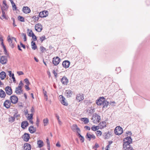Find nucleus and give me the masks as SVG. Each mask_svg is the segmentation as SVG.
Masks as SVG:
<instances>
[{
    "label": "nucleus",
    "mask_w": 150,
    "mask_h": 150,
    "mask_svg": "<svg viewBox=\"0 0 150 150\" xmlns=\"http://www.w3.org/2000/svg\"><path fill=\"white\" fill-rule=\"evenodd\" d=\"M39 120L38 118V117H37V120L36 121V125L38 126V127L39 126Z\"/></svg>",
    "instance_id": "54"
},
{
    "label": "nucleus",
    "mask_w": 150,
    "mask_h": 150,
    "mask_svg": "<svg viewBox=\"0 0 150 150\" xmlns=\"http://www.w3.org/2000/svg\"><path fill=\"white\" fill-rule=\"evenodd\" d=\"M70 64V62L68 60L64 61L62 63L63 67L66 69L69 67Z\"/></svg>",
    "instance_id": "15"
},
{
    "label": "nucleus",
    "mask_w": 150,
    "mask_h": 150,
    "mask_svg": "<svg viewBox=\"0 0 150 150\" xmlns=\"http://www.w3.org/2000/svg\"><path fill=\"white\" fill-rule=\"evenodd\" d=\"M10 99L11 102L13 104L16 103L18 101V98L15 95H13L10 96Z\"/></svg>",
    "instance_id": "9"
},
{
    "label": "nucleus",
    "mask_w": 150,
    "mask_h": 150,
    "mask_svg": "<svg viewBox=\"0 0 150 150\" xmlns=\"http://www.w3.org/2000/svg\"><path fill=\"white\" fill-rule=\"evenodd\" d=\"M31 146L30 144L26 143L24 144V149L25 150H31Z\"/></svg>",
    "instance_id": "22"
},
{
    "label": "nucleus",
    "mask_w": 150,
    "mask_h": 150,
    "mask_svg": "<svg viewBox=\"0 0 150 150\" xmlns=\"http://www.w3.org/2000/svg\"><path fill=\"white\" fill-rule=\"evenodd\" d=\"M49 120L47 118L43 120V122L44 123V126H45L47 125L48 123Z\"/></svg>",
    "instance_id": "39"
},
{
    "label": "nucleus",
    "mask_w": 150,
    "mask_h": 150,
    "mask_svg": "<svg viewBox=\"0 0 150 150\" xmlns=\"http://www.w3.org/2000/svg\"><path fill=\"white\" fill-rule=\"evenodd\" d=\"M11 102L9 100H6L4 103V106L7 108H9L11 105Z\"/></svg>",
    "instance_id": "19"
},
{
    "label": "nucleus",
    "mask_w": 150,
    "mask_h": 150,
    "mask_svg": "<svg viewBox=\"0 0 150 150\" xmlns=\"http://www.w3.org/2000/svg\"><path fill=\"white\" fill-rule=\"evenodd\" d=\"M5 91L7 94L8 95H10L12 93V89L10 86H6L5 88Z\"/></svg>",
    "instance_id": "14"
},
{
    "label": "nucleus",
    "mask_w": 150,
    "mask_h": 150,
    "mask_svg": "<svg viewBox=\"0 0 150 150\" xmlns=\"http://www.w3.org/2000/svg\"><path fill=\"white\" fill-rule=\"evenodd\" d=\"M17 74L18 75H23L24 74L23 72L22 71H17Z\"/></svg>",
    "instance_id": "51"
},
{
    "label": "nucleus",
    "mask_w": 150,
    "mask_h": 150,
    "mask_svg": "<svg viewBox=\"0 0 150 150\" xmlns=\"http://www.w3.org/2000/svg\"><path fill=\"white\" fill-rule=\"evenodd\" d=\"M24 81L26 85H30V83L28 79H25L24 80Z\"/></svg>",
    "instance_id": "48"
},
{
    "label": "nucleus",
    "mask_w": 150,
    "mask_h": 150,
    "mask_svg": "<svg viewBox=\"0 0 150 150\" xmlns=\"http://www.w3.org/2000/svg\"><path fill=\"white\" fill-rule=\"evenodd\" d=\"M76 98L77 100L79 102L84 99V97L83 94H77Z\"/></svg>",
    "instance_id": "18"
},
{
    "label": "nucleus",
    "mask_w": 150,
    "mask_h": 150,
    "mask_svg": "<svg viewBox=\"0 0 150 150\" xmlns=\"http://www.w3.org/2000/svg\"><path fill=\"white\" fill-rule=\"evenodd\" d=\"M61 96L60 98V101L61 103L63 105L67 106L68 105V103L66 100V99L62 96Z\"/></svg>",
    "instance_id": "13"
},
{
    "label": "nucleus",
    "mask_w": 150,
    "mask_h": 150,
    "mask_svg": "<svg viewBox=\"0 0 150 150\" xmlns=\"http://www.w3.org/2000/svg\"><path fill=\"white\" fill-rule=\"evenodd\" d=\"M61 61V59L58 57H54L52 59V63L54 65L57 66L60 63Z\"/></svg>",
    "instance_id": "8"
},
{
    "label": "nucleus",
    "mask_w": 150,
    "mask_h": 150,
    "mask_svg": "<svg viewBox=\"0 0 150 150\" xmlns=\"http://www.w3.org/2000/svg\"><path fill=\"white\" fill-rule=\"evenodd\" d=\"M8 75L9 77H11L12 75V72L11 71H8Z\"/></svg>",
    "instance_id": "57"
},
{
    "label": "nucleus",
    "mask_w": 150,
    "mask_h": 150,
    "mask_svg": "<svg viewBox=\"0 0 150 150\" xmlns=\"http://www.w3.org/2000/svg\"><path fill=\"white\" fill-rule=\"evenodd\" d=\"M11 77L12 79H13V82H15L16 81V79L14 77V74H12Z\"/></svg>",
    "instance_id": "50"
},
{
    "label": "nucleus",
    "mask_w": 150,
    "mask_h": 150,
    "mask_svg": "<svg viewBox=\"0 0 150 150\" xmlns=\"http://www.w3.org/2000/svg\"><path fill=\"white\" fill-rule=\"evenodd\" d=\"M23 84L22 81H21L18 87L16 88L15 92L17 95H21L23 93V90L22 89Z\"/></svg>",
    "instance_id": "4"
},
{
    "label": "nucleus",
    "mask_w": 150,
    "mask_h": 150,
    "mask_svg": "<svg viewBox=\"0 0 150 150\" xmlns=\"http://www.w3.org/2000/svg\"><path fill=\"white\" fill-rule=\"evenodd\" d=\"M110 147L109 146V145H108V146L105 148V150H109Z\"/></svg>",
    "instance_id": "58"
},
{
    "label": "nucleus",
    "mask_w": 150,
    "mask_h": 150,
    "mask_svg": "<svg viewBox=\"0 0 150 150\" xmlns=\"http://www.w3.org/2000/svg\"><path fill=\"white\" fill-rule=\"evenodd\" d=\"M56 146L58 147H60L61 146V145L59 142H58L56 144Z\"/></svg>",
    "instance_id": "63"
},
{
    "label": "nucleus",
    "mask_w": 150,
    "mask_h": 150,
    "mask_svg": "<svg viewBox=\"0 0 150 150\" xmlns=\"http://www.w3.org/2000/svg\"><path fill=\"white\" fill-rule=\"evenodd\" d=\"M43 93H44V96H47V95H46V93H47L46 91H45L44 89L43 90Z\"/></svg>",
    "instance_id": "60"
},
{
    "label": "nucleus",
    "mask_w": 150,
    "mask_h": 150,
    "mask_svg": "<svg viewBox=\"0 0 150 150\" xmlns=\"http://www.w3.org/2000/svg\"><path fill=\"white\" fill-rule=\"evenodd\" d=\"M78 136L80 138V140L81 142H83L84 141V137L82 136L79 133L78 134Z\"/></svg>",
    "instance_id": "38"
},
{
    "label": "nucleus",
    "mask_w": 150,
    "mask_h": 150,
    "mask_svg": "<svg viewBox=\"0 0 150 150\" xmlns=\"http://www.w3.org/2000/svg\"><path fill=\"white\" fill-rule=\"evenodd\" d=\"M23 140L25 142H28L30 138V135L29 134L25 133L22 137Z\"/></svg>",
    "instance_id": "16"
},
{
    "label": "nucleus",
    "mask_w": 150,
    "mask_h": 150,
    "mask_svg": "<svg viewBox=\"0 0 150 150\" xmlns=\"http://www.w3.org/2000/svg\"><path fill=\"white\" fill-rule=\"evenodd\" d=\"M71 128L73 131L76 132L78 133V134L80 132V129L76 124L73 125L72 126Z\"/></svg>",
    "instance_id": "10"
},
{
    "label": "nucleus",
    "mask_w": 150,
    "mask_h": 150,
    "mask_svg": "<svg viewBox=\"0 0 150 150\" xmlns=\"http://www.w3.org/2000/svg\"><path fill=\"white\" fill-rule=\"evenodd\" d=\"M27 118L28 120H29L30 119H33V115L32 114H28V116L27 117Z\"/></svg>",
    "instance_id": "44"
},
{
    "label": "nucleus",
    "mask_w": 150,
    "mask_h": 150,
    "mask_svg": "<svg viewBox=\"0 0 150 150\" xmlns=\"http://www.w3.org/2000/svg\"><path fill=\"white\" fill-rule=\"evenodd\" d=\"M86 137L89 141H90L91 139H95L96 138L95 135L90 132H88L86 134Z\"/></svg>",
    "instance_id": "7"
},
{
    "label": "nucleus",
    "mask_w": 150,
    "mask_h": 150,
    "mask_svg": "<svg viewBox=\"0 0 150 150\" xmlns=\"http://www.w3.org/2000/svg\"><path fill=\"white\" fill-rule=\"evenodd\" d=\"M3 6L4 7L3 9L5 10L8 8V6L7 5L6 1L5 0L3 1Z\"/></svg>",
    "instance_id": "36"
},
{
    "label": "nucleus",
    "mask_w": 150,
    "mask_h": 150,
    "mask_svg": "<svg viewBox=\"0 0 150 150\" xmlns=\"http://www.w3.org/2000/svg\"><path fill=\"white\" fill-rule=\"evenodd\" d=\"M6 94L5 92L2 89H0V97L1 98L5 97Z\"/></svg>",
    "instance_id": "29"
},
{
    "label": "nucleus",
    "mask_w": 150,
    "mask_h": 150,
    "mask_svg": "<svg viewBox=\"0 0 150 150\" xmlns=\"http://www.w3.org/2000/svg\"><path fill=\"white\" fill-rule=\"evenodd\" d=\"M18 19L19 21L21 22H24L25 21L24 18L21 16H19L18 17Z\"/></svg>",
    "instance_id": "43"
},
{
    "label": "nucleus",
    "mask_w": 150,
    "mask_h": 150,
    "mask_svg": "<svg viewBox=\"0 0 150 150\" xmlns=\"http://www.w3.org/2000/svg\"><path fill=\"white\" fill-rule=\"evenodd\" d=\"M38 146L39 148H41L43 146V142L42 140H38L37 142Z\"/></svg>",
    "instance_id": "33"
},
{
    "label": "nucleus",
    "mask_w": 150,
    "mask_h": 150,
    "mask_svg": "<svg viewBox=\"0 0 150 150\" xmlns=\"http://www.w3.org/2000/svg\"><path fill=\"white\" fill-rule=\"evenodd\" d=\"M29 85H26L25 86V88L27 91H28L30 90V88L29 87Z\"/></svg>",
    "instance_id": "52"
},
{
    "label": "nucleus",
    "mask_w": 150,
    "mask_h": 150,
    "mask_svg": "<svg viewBox=\"0 0 150 150\" xmlns=\"http://www.w3.org/2000/svg\"><path fill=\"white\" fill-rule=\"evenodd\" d=\"M106 122L104 121H102L100 122L98 126L100 128V129H102L106 126Z\"/></svg>",
    "instance_id": "24"
},
{
    "label": "nucleus",
    "mask_w": 150,
    "mask_h": 150,
    "mask_svg": "<svg viewBox=\"0 0 150 150\" xmlns=\"http://www.w3.org/2000/svg\"><path fill=\"white\" fill-rule=\"evenodd\" d=\"M105 139H108L111 135L112 133L110 131H108L107 132H105L104 134Z\"/></svg>",
    "instance_id": "30"
},
{
    "label": "nucleus",
    "mask_w": 150,
    "mask_h": 150,
    "mask_svg": "<svg viewBox=\"0 0 150 150\" xmlns=\"http://www.w3.org/2000/svg\"><path fill=\"white\" fill-rule=\"evenodd\" d=\"M22 35L23 37V39L24 41H26L27 40L26 35L25 33H22Z\"/></svg>",
    "instance_id": "46"
},
{
    "label": "nucleus",
    "mask_w": 150,
    "mask_h": 150,
    "mask_svg": "<svg viewBox=\"0 0 150 150\" xmlns=\"http://www.w3.org/2000/svg\"><path fill=\"white\" fill-rule=\"evenodd\" d=\"M31 37H32V39L33 41H35L37 40V37L34 34Z\"/></svg>",
    "instance_id": "49"
},
{
    "label": "nucleus",
    "mask_w": 150,
    "mask_h": 150,
    "mask_svg": "<svg viewBox=\"0 0 150 150\" xmlns=\"http://www.w3.org/2000/svg\"><path fill=\"white\" fill-rule=\"evenodd\" d=\"M91 120L94 124H97L99 123L100 120V116L96 113L93 115Z\"/></svg>",
    "instance_id": "5"
},
{
    "label": "nucleus",
    "mask_w": 150,
    "mask_h": 150,
    "mask_svg": "<svg viewBox=\"0 0 150 150\" xmlns=\"http://www.w3.org/2000/svg\"><path fill=\"white\" fill-rule=\"evenodd\" d=\"M9 122H13L15 120V118L14 116L10 117L8 118Z\"/></svg>",
    "instance_id": "40"
},
{
    "label": "nucleus",
    "mask_w": 150,
    "mask_h": 150,
    "mask_svg": "<svg viewBox=\"0 0 150 150\" xmlns=\"http://www.w3.org/2000/svg\"><path fill=\"white\" fill-rule=\"evenodd\" d=\"M28 125V124L27 121H25L23 122L21 124V127L23 129H25Z\"/></svg>",
    "instance_id": "26"
},
{
    "label": "nucleus",
    "mask_w": 150,
    "mask_h": 150,
    "mask_svg": "<svg viewBox=\"0 0 150 150\" xmlns=\"http://www.w3.org/2000/svg\"><path fill=\"white\" fill-rule=\"evenodd\" d=\"M6 73L4 71L1 72L0 73V78L1 80H3L6 78Z\"/></svg>",
    "instance_id": "28"
},
{
    "label": "nucleus",
    "mask_w": 150,
    "mask_h": 150,
    "mask_svg": "<svg viewBox=\"0 0 150 150\" xmlns=\"http://www.w3.org/2000/svg\"><path fill=\"white\" fill-rule=\"evenodd\" d=\"M12 6L13 7V10H16V5L15 4L14 5H12Z\"/></svg>",
    "instance_id": "55"
},
{
    "label": "nucleus",
    "mask_w": 150,
    "mask_h": 150,
    "mask_svg": "<svg viewBox=\"0 0 150 150\" xmlns=\"http://www.w3.org/2000/svg\"><path fill=\"white\" fill-rule=\"evenodd\" d=\"M14 118H16L17 120L19 119L20 118V114H18V113H16L14 115Z\"/></svg>",
    "instance_id": "42"
},
{
    "label": "nucleus",
    "mask_w": 150,
    "mask_h": 150,
    "mask_svg": "<svg viewBox=\"0 0 150 150\" xmlns=\"http://www.w3.org/2000/svg\"><path fill=\"white\" fill-rule=\"evenodd\" d=\"M21 47H22L23 48H24V49L25 48V47L24 45H23L22 43H21Z\"/></svg>",
    "instance_id": "64"
},
{
    "label": "nucleus",
    "mask_w": 150,
    "mask_h": 150,
    "mask_svg": "<svg viewBox=\"0 0 150 150\" xmlns=\"http://www.w3.org/2000/svg\"><path fill=\"white\" fill-rule=\"evenodd\" d=\"M85 129H86L88 130H90L91 129V128L90 127L88 126H86L84 127Z\"/></svg>",
    "instance_id": "56"
},
{
    "label": "nucleus",
    "mask_w": 150,
    "mask_h": 150,
    "mask_svg": "<svg viewBox=\"0 0 150 150\" xmlns=\"http://www.w3.org/2000/svg\"><path fill=\"white\" fill-rule=\"evenodd\" d=\"M39 16H35L32 17V22L34 23L37 22L38 21L39 18Z\"/></svg>",
    "instance_id": "27"
},
{
    "label": "nucleus",
    "mask_w": 150,
    "mask_h": 150,
    "mask_svg": "<svg viewBox=\"0 0 150 150\" xmlns=\"http://www.w3.org/2000/svg\"><path fill=\"white\" fill-rule=\"evenodd\" d=\"M40 51H41L42 53L46 49L44 47L42 46L40 47Z\"/></svg>",
    "instance_id": "47"
},
{
    "label": "nucleus",
    "mask_w": 150,
    "mask_h": 150,
    "mask_svg": "<svg viewBox=\"0 0 150 150\" xmlns=\"http://www.w3.org/2000/svg\"><path fill=\"white\" fill-rule=\"evenodd\" d=\"M28 130L31 133H34L36 131V129L32 126H30L28 128Z\"/></svg>",
    "instance_id": "25"
},
{
    "label": "nucleus",
    "mask_w": 150,
    "mask_h": 150,
    "mask_svg": "<svg viewBox=\"0 0 150 150\" xmlns=\"http://www.w3.org/2000/svg\"><path fill=\"white\" fill-rule=\"evenodd\" d=\"M23 12L26 14L30 13V10L29 8L27 6L23 7Z\"/></svg>",
    "instance_id": "21"
},
{
    "label": "nucleus",
    "mask_w": 150,
    "mask_h": 150,
    "mask_svg": "<svg viewBox=\"0 0 150 150\" xmlns=\"http://www.w3.org/2000/svg\"><path fill=\"white\" fill-rule=\"evenodd\" d=\"M7 40L10 46L12 48L14 47L16 45V43L17 42L16 38L13 37H11L9 35L7 37Z\"/></svg>",
    "instance_id": "3"
},
{
    "label": "nucleus",
    "mask_w": 150,
    "mask_h": 150,
    "mask_svg": "<svg viewBox=\"0 0 150 150\" xmlns=\"http://www.w3.org/2000/svg\"><path fill=\"white\" fill-rule=\"evenodd\" d=\"M35 28L36 31L40 32L42 29V26L40 24L38 23L35 25Z\"/></svg>",
    "instance_id": "11"
},
{
    "label": "nucleus",
    "mask_w": 150,
    "mask_h": 150,
    "mask_svg": "<svg viewBox=\"0 0 150 150\" xmlns=\"http://www.w3.org/2000/svg\"><path fill=\"white\" fill-rule=\"evenodd\" d=\"M61 81L62 83L64 85H67L68 83V80L65 76H64L61 79Z\"/></svg>",
    "instance_id": "20"
},
{
    "label": "nucleus",
    "mask_w": 150,
    "mask_h": 150,
    "mask_svg": "<svg viewBox=\"0 0 150 150\" xmlns=\"http://www.w3.org/2000/svg\"><path fill=\"white\" fill-rule=\"evenodd\" d=\"M27 34L30 37H31L34 34L32 30L29 29L27 30Z\"/></svg>",
    "instance_id": "31"
},
{
    "label": "nucleus",
    "mask_w": 150,
    "mask_h": 150,
    "mask_svg": "<svg viewBox=\"0 0 150 150\" xmlns=\"http://www.w3.org/2000/svg\"><path fill=\"white\" fill-rule=\"evenodd\" d=\"M7 62V59L6 57L4 56H2L1 57L0 62L2 64H4Z\"/></svg>",
    "instance_id": "17"
},
{
    "label": "nucleus",
    "mask_w": 150,
    "mask_h": 150,
    "mask_svg": "<svg viewBox=\"0 0 150 150\" xmlns=\"http://www.w3.org/2000/svg\"><path fill=\"white\" fill-rule=\"evenodd\" d=\"M31 47L32 49L33 50H35L37 48V46H36L35 43L33 41H32L31 43Z\"/></svg>",
    "instance_id": "32"
},
{
    "label": "nucleus",
    "mask_w": 150,
    "mask_h": 150,
    "mask_svg": "<svg viewBox=\"0 0 150 150\" xmlns=\"http://www.w3.org/2000/svg\"><path fill=\"white\" fill-rule=\"evenodd\" d=\"M114 131L116 135H119L123 133V129L121 127L117 126L115 128Z\"/></svg>",
    "instance_id": "6"
},
{
    "label": "nucleus",
    "mask_w": 150,
    "mask_h": 150,
    "mask_svg": "<svg viewBox=\"0 0 150 150\" xmlns=\"http://www.w3.org/2000/svg\"><path fill=\"white\" fill-rule=\"evenodd\" d=\"M33 119H30L29 120V122L31 123V124H33V121L32 120Z\"/></svg>",
    "instance_id": "62"
},
{
    "label": "nucleus",
    "mask_w": 150,
    "mask_h": 150,
    "mask_svg": "<svg viewBox=\"0 0 150 150\" xmlns=\"http://www.w3.org/2000/svg\"><path fill=\"white\" fill-rule=\"evenodd\" d=\"M99 145L97 143H96L95 144L94 146H93L92 148L93 149H94L95 148H97L99 147Z\"/></svg>",
    "instance_id": "53"
},
{
    "label": "nucleus",
    "mask_w": 150,
    "mask_h": 150,
    "mask_svg": "<svg viewBox=\"0 0 150 150\" xmlns=\"http://www.w3.org/2000/svg\"><path fill=\"white\" fill-rule=\"evenodd\" d=\"M123 149L124 150H132V147L130 145L132 142V139L130 137H128L124 139Z\"/></svg>",
    "instance_id": "1"
},
{
    "label": "nucleus",
    "mask_w": 150,
    "mask_h": 150,
    "mask_svg": "<svg viewBox=\"0 0 150 150\" xmlns=\"http://www.w3.org/2000/svg\"><path fill=\"white\" fill-rule=\"evenodd\" d=\"M13 25L14 27H15L16 26V25L15 23V20L14 18H13Z\"/></svg>",
    "instance_id": "59"
},
{
    "label": "nucleus",
    "mask_w": 150,
    "mask_h": 150,
    "mask_svg": "<svg viewBox=\"0 0 150 150\" xmlns=\"http://www.w3.org/2000/svg\"><path fill=\"white\" fill-rule=\"evenodd\" d=\"M100 129V128L98 126H96L95 125L91 127V130L93 131H98Z\"/></svg>",
    "instance_id": "34"
},
{
    "label": "nucleus",
    "mask_w": 150,
    "mask_h": 150,
    "mask_svg": "<svg viewBox=\"0 0 150 150\" xmlns=\"http://www.w3.org/2000/svg\"><path fill=\"white\" fill-rule=\"evenodd\" d=\"M97 104L98 105H103V108H107L109 104V103L105 100L103 97H100L96 101Z\"/></svg>",
    "instance_id": "2"
},
{
    "label": "nucleus",
    "mask_w": 150,
    "mask_h": 150,
    "mask_svg": "<svg viewBox=\"0 0 150 150\" xmlns=\"http://www.w3.org/2000/svg\"><path fill=\"white\" fill-rule=\"evenodd\" d=\"M48 15V12L47 11H43L40 12L39 14V17L41 18L45 17Z\"/></svg>",
    "instance_id": "12"
},
{
    "label": "nucleus",
    "mask_w": 150,
    "mask_h": 150,
    "mask_svg": "<svg viewBox=\"0 0 150 150\" xmlns=\"http://www.w3.org/2000/svg\"><path fill=\"white\" fill-rule=\"evenodd\" d=\"M94 111V108L92 107L89 108L87 110V112L90 114L93 113Z\"/></svg>",
    "instance_id": "35"
},
{
    "label": "nucleus",
    "mask_w": 150,
    "mask_h": 150,
    "mask_svg": "<svg viewBox=\"0 0 150 150\" xmlns=\"http://www.w3.org/2000/svg\"><path fill=\"white\" fill-rule=\"evenodd\" d=\"M81 120L84 122L85 124H87L89 122L88 119L87 118H83L81 119Z\"/></svg>",
    "instance_id": "37"
},
{
    "label": "nucleus",
    "mask_w": 150,
    "mask_h": 150,
    "mask_svg": "<svg viewBox=\"0 0 150 150\" xmlns=\"http://www.w3.org/2000/svg\"><path fill=\"white\" fill-rule=\"evenodd\" d=\"M46 39V38L45 35H43L40 37V40L41 42H42L45 40Z\"/></svg>",
    "instance_id": "45"
},
{
    "label": "nucleus",
    "mask_w": 150,
    "mask_h": 150,
    "mask_svg": "<svg viewBox=\"0 0 150 150\" xmlns=\"http://www.w3.org/2000/svg\"><path fill=\"white\" fill-rule=\"evenodd\" d=\"M65 93L67 98H70L71 97L73 93L70 90H67L66 91Z\"/></svg>",
    "instance_id": "23"
},
{
    "label": "nucleus",
    "mask_w": 150,
    "mask_h": 150,
    "mask_svg": "<svg viewBox=\"0 0 150 150\" xmlns=\"http://www.w3.org/2000/svg\"><path fill=\"white\" fill-rule=\"evenodd\" d=\"M31 111L32 113L34 112V108L33 107H32L31 109Z\"/></svg>",
    "instance_id": "61"
},
{
    "label": "nucleus",
    "mask_w": 150,
    "mask_h": 150,
    "mask_svg": "<svg viewBox=\"0 0 150 150\" xmlns=\"http://www.w3.org/2000/svg\"><path fill=\"white\" fill-rule=\"evenodd\" d=\"M96 134L97 137H100L101 136L102 133L100 131L98 130L96 132Z\"/></svg>",
    "instance_id": "41"
}]
</instances>
